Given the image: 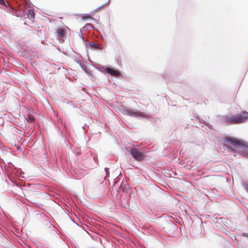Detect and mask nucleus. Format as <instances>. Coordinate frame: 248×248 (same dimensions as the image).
I'll return each instance as SVG.
<instances>
[{
  "label": "nucleus",
  "mask_w": 248,
  "mask_h": 248,
  "mask_svg": "<svg viewBox=\"0 0 248 248\" xmlns=\"http://www.w3.org/2000/svg\"><path fill=\"white\" fill-rule=\"evenodd\" d=\"M248 119V113L243 111L235 115H226L223 117L222 121L224 123L229 124H238L244 123Z\"/></svg>",
  "instance_id": "obj_1"
},
{
  "label": "nucleus",
  "mask_w": 248,
  "mask_h": 248,
  "mask_svg": "<svg viewBox=\"0 0 248 248\" xmlns=\"http://www.w3.org/2000/svg\"><path fill=\"white\" fill-rule=\"evenodd\" d=\"M226 142L232 146L235 147H243L246 152L245 155L248 156V147L245 145V144L239 140L234 138H227Z\"/></svg>",
  "instance_id": "obj_2"
},
{
  "label": "nucleus",
  "mask_w": 248,
  "mask_h": 248,
  "mask_svg": "<svg viewBox=\"0 0 248 248\" xmlns=\"http://www.w3.org/2000/svg\"><path fill=\"white\" fill-rule=\"evenodd\" d=\"M68 32H69V29L66 26L58 28L56 31L57 39L62 41V42H63V38L66 36Z\"/></svg>",
  "instance_id": "obj_3"
},
{
  "label": "nucleus",
  "mask_w": 248,
  "mask_h": 248,
  "mask_svg": "<svg viewBox=\"0 0 248 248\" xmlns=\"http://www.w3.org/2000/svg\"><path fill=\"white\" fill-rule=\"evenodd\" d=\"M130 153L134 158V159L138 161H140L144 159V156L142 153L138 150L137 148H131L130 149Z\"/></svg>",
  "instance_id": "obj_4"
},
{
  "label": "nucleus",
  "mask_w": 248,
  "mask_h": 248,
  "mask_svg": "<svg viewBox=\"0 0 248 248\" xmlns=\"http://www.w3.org/2000/svg\"><path fill=\"white\" fill-rule=\"evenodd\" d=\"M127 114L131 116L134 117H144V114L137 110H130L127 111Z\"/></svg>",
  "instance_id": "obj_5"
},
{
  "label": "nucleus",
  "mask_w": 248,
  "mask_h": 248,
  "mask_svg": "<svg viewBox=\"0 0 248 248\" xmlns=\"http://www.w3.org/2000/svg\"><path fill=\"white\" fill-rule=\"evenodd\" d=\"M105 70L107 73H108L111 76H113L114 77H119L121 75L119 71L110 67H107L105 68Z\"/></svg>",
  "instance_id": "obj_6"
},
{
  "label": "nucleus",
  "mask_w": 248,
  "mask_h": 248,
  "mask_svg": "<svg viewBox=\"0 0 248 248\" xmlns=\"http://www.w3.org/2000/svg\"><path fill=\"white\" fill-rule=\"evenodd\" d=\"M0 5H3L6 7H8L10 6L9 3L5 0H0Z\"/></svg>",
  "instance_id": "obj_7"
},
{
  "label": "nucleus",
  "mask_w": 248,
  "mask_h": 248,
  "mask_svg": "<svg viewBox=\"0 0 248 248\" xmlns=\"http://www.w3.org/2000/svg\"><path fill=\"white\" fill-rule=\"evenodd\" d=\"M35 121L34 116L33 115L30 114L28 116V121L30 123L34 122Z\"/></svg>",
  "instance_id": "obj_8"
},
{
  "label": "nucleus",
  "mask_w": 248,
  "mask_h": 248,
  "mask_svg": "<svg viewBox=\"0 0 248 248\" xmlns=\"http://www.w3.org/2000/svg\"><path fill=\"white\" fill-rule=\"evenodd\" d=\"M91 46L93 48H95V49H101V47H100V45L99 44V45H97L95 43H92L91 44Z\"/></svg>",
  "instance_id": "obj_9"
},
{
  "label": "nucleus",
  "mask_w": 248,
  "mask_h": 248,
  "mask_svg": "<svg viewBox=\"0 0 248 248\" xmlns=\"http://www.w3.org/2000/svg\"><path fill=\"white\" fill-rule=\"evenodd\" d=\"M83 18L84 19H89V18H92L91 16L89 15H84L83 16Z\"/></svg>",
  "instance_id": "obj_10"
},
{
  "label": "nucleus",
  "mask_w": 248,
  "mask_h": 248,
  "mask_svg": "<svg viewBox=\"0 0 248 248\" xmlns=\"http://www.w3.org/2000/svg\"><path fill=\"white\" fill-rule=\"evenodd\" d=\"M30 14L31 15V16L33 17H34V15H33V13H32V14L31 13V11H30Z\"/></svg>",
  "instance_id": "obj_11"
},
{
  "label": "nucleus",
  "mask_w": 248,
  "mask_h": 248,
  "mask_svg": "<svg viewBox=\"0 0 248 248\" xmlns=\"http://www.w3.org/2000/svg\"><path fill=\"white\" fill-rule=\"evenodd\" d=\"M246 189L248 192V184L246 185Z\"/></svg>",
  "instance_id": "obj_12"
}]
</instances>
